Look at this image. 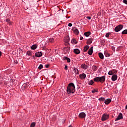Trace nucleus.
Instances as JSON below:
<instances>
[{
    "mask_svg": "<svg viewBox=\"0 0 127 127\" xmlns=\"http://www.w3.org/2000/svg\"><path fill=\"white\" fill-rule=\"evenodd\" d=\"M76 89L75 88V84L73 83H69L67 87L66 92L68 95H71V94H74Z\"/></svg>",
    "mask_w": 127,
    "mask_h": 127,
    "instance_id": "1",
    "label": "nucleus"
},
{
    "mask_svg": "<svg viewBox=\"0 0 127 127\" xmlns=\"http://www.w3.org/2000/svg\"><path fill=\"white\" fill-rule=\"evenodd\" d=\"M93 80L94 81V82H100V83H104V82H105V81H106V76L104 75L101 77L99 76L95 77L93 79Z\"/></svg>",
    "mask_w": 127,
    "mask_h": 127,
    "instance_id": "2",
    "label": "nucleus"
},
{
    "mask_svg": "<svg viewBox=\"0 0 127 127\" xmlns=\"http://www.w3.org/2000/svg\"><path fill=\"white\" fill-rule=\"evenodd\" d=\"M123 28H124V25L120 24L115 28L114 31L116 32H119V31H121Z\"/></svg>",
    "mask_w": 127,
    "mask_h": 127,
    "instance_id": "3",
    "label": "nucleus"
},
{
    "mask_svg": "<svg viewBox=\"0 0 127 127\" xmlns=\"http://www.w3.org/2000/svg\"><path fill=\"white\" fill-rule=\"evenodd\" d=\"M109 116L107 114H104L102 115V121L103 122H105V121H107L108 119H109Z\"/></svg>",
    "mask_w": 127,
    "mask_h": 127,
    "instance_id": "4",
    "label": "nucleus"
},
{
    "mask_svg": "<svg viewBox=\"0 0 127 127\" xmlns=\"http://www.w3.org/2000/svg\"><path fill=\"white\" fill-rule=\"evenodd\" d=\"M63 50L65 54H67V53H69V52H70V48L65 47L64 48Z\"/></svg>",
    "mask_w": 127,
    "mask_h": 127,
    "instance_id": "5",
    "label": "nucleus"
},
{
    "mask_svg": "<svg viewBox=\"0 0 127 127\" xmlns=\"http://www.w3.org/2000/svg\"><path fill=\"white\" fill-rule=\"evenodd\" d=\"M78 117L80 119H85L86 118V114L84 112H81L79 114Z\"/></svg>",
    "mask_w": 127,
    "mask_h": 127,
    "instance_id": "6",
    "label": "nucleus"
},
{
    "mask_svg": "<svg viewBox=\"0 0 127 127\" xmlns=\"http://www.w3.org/2000/svg\"><path fill=\"white\" fill-rule=\"evenodd\" d=\"M123 114L120 113L118 116V117L116 119L115 122L118 121H120V120H123Z\"/></svg>",
    "mask_w": 127,
    "mask_h": 127,
    "instance_id": "7",
    "label": "nucleus"
},
{
    "mask_svg": "<svg viewBox=\"0 0 127 127\" xmlns=\"http://www.w3.org/2000/svg\"><path fill=\"white\" fill-rule=\"evenodd\" d=\"M117 71L116 70H112L109 71L108 75H115L116 73H117Z\"/></svg>",
    "mask_w": 127,
    "mask_h": 127,
    "instance_id": "8",
    "label": "nucleus"
},
{
    "mask_svg": "<svg viewBox=\"0 0 127 127\" xmlns=\"http://www.w3.org/2000/svg\"><path fill=\"white\" fill-rule=\"evenodd\" d=\"M35 56L36 57H41V56H42V53L41 52H37L35 54Z\"/></svg>",
    "mask_w": 127,
    "mask_h": 127,
    "instance_id": "9",
    "label": "nucleus"
},
{
    "mask_svg": "<svg viewBox=\"0 0 127 127\" xmlns=\"http://www.w3.org/2000/svg\"><path fill=\"white\" fill-rule=\"evenodd\" d=\"M118 79V75H117L116 74H113L112 76L111 79L112 80V81H117Z\"/></svg>",
    "mask_w": 127,
    "mask_h": 127,
    "instance_id": "10",
    "label": "nucleus"
},
{
    "mask_svg": "<svg viewBox=\"0 0 127 127\" xmlns=\"http://www.w3.org/2000/svg\"><path fill=\"white\" fill-rule=\"evenodd\" d=\"M72 30H73L74 34L76 35H78L79 34V30L77 29H75V28H72Z\"/></svg>",
    "mask_w": 127,
    "mask_h": 127,
    "instance_id": "11",
    "label": "nucleus"
},
{
    "mask_svg": "<svg viewBox=\"0 0 127 127\" xmlns=\"http://www.w3.org/2000/svg\"><path fill=\"white\" fill-rule=\"evenodd\" d=\"M111 102H112V100L111 99H107L105 100L104 103L105 105H109V104H110V103H111Z\"/></svg>",
    "mask_w": 127,
    "mask_h": 127,
    "instance_id": "12",
    "label": "nucleus"
},
{
    "mask_svg": "<svg viewBox=\"0 0 127 127\" xmlns=\"http://www.w3.org/2000/svg\"><path fill=\"white\" fill-rule=\"evenodd\" d=\"M88 54L89 55H92L93 54V47H91L88 51Z\"/></svg>",
    "mask_w": 127,
    "mask_h": 127,
    "instance_id": "13",
    "label": "nucleus"
},
{
    "mask_svg": "<svg viewBox=\"0 0 127 127\" xmlns=\"http://www.w3.org/2000/svg\"><path fill=\"white\" fill-rule=\"evenodd\" d=\"M79 77L82 79H85L86 78V74H85V73L80 74L79 75Z\"/></svg>",
    "mask_w": 127,
    "mask_h": 127,
    "instance_id": "14",
    "label": "nucleus"
},
{
    "mask_svg": "<svg viewBox=\"0 0 127 127\" xmlns=\"http://www.w3.org/2000/svg\"><path fill=\"white\" fill-rule=\"evenodd\" d=\"M73 52L75 53V54H80V50L78 49H74Z\"/></svg>",
    "mask_w": 127,
    "mask_h": 127,
    "instance_id": "15",
    "label": "nucleus"
},
{
    "mask_svg": "<svg viewBox=\"0 0 127 127\" xmlns=\"http://www.w3.org/2000/svg\"><path fill=\"white\" fill-rule=\"evenodd\" d=\"M81 67L83 69H88V65H86L85 64H82L81 65Z\"/></svg>",
    "mask_w": 127,
    "mask_h": 127,
    "instance_id": "16",
    "label": "nucleus"
},
{
    "mask_svg": "<svg viewBox=\"0 0 127 127\" xmlns=\"http://www.w3.org/2000/svg\"><path fill=\"white\" fill-rule=\"evenodd\" d=\"M73 71L75 74H76V75H79V70H78V69H77L76 67H74Z\"/></svg>",
    "mask_w": 127,
    "mask_h": 127,
    "instance_id": "17",
    "label": "nucleus"
},
{
    "mask_svg": "<svg viewBox=\"0 0 127 127\" xmlns=\"http://www.w3.org/2000/svg\"><path fill=\"white\" fill-rule=\"evenodd\" d=\"M84 34L85 36H86V37H88L90 36V35H91V32L89 31V32H85Z\"/></svg>",
    "mask_w": 127,
    "mask_h": 127,
    "instance_id": "18",
    "label": "nucleus"
},
{
    "mask_svg": "<svg viewBox=\"0 0 127 127\" xmlns=\"http://www.w3.org/2000/svg\"><path fill=\"white\" fill-rule=\"evenodd\" d=\"M37 48V45H33L32 46H31V49L32 50H35Z\"/></svg>",
    "mask_w": 127,
    "mask_h": 127,
    "instance_id": "19",
    "label": "nucleus"
},
{
    "mask_svg": "<svg viewBox=\"0 0 127 127\" xmlns=\"http://www.w3.org/2000/svg\"><path fill=\"white\" fill-rule=\"evenodd\" d=\"M64 60H66L67 61V62H68V63H70V62H71V60H70V59H69L68 57H64Z\"/></svg>",
    "mask_w": 127,
    "mask_h": 127,
    "instance_id": "20",
    "label": "nucleus"
},
{
    "mask_svg": "<svg viewBox=\"0 0 127 127\" xmlns=\"http://www.w3.org/2000/svg\"><path fill=\"white\" fill-rule=\"evenodd\" d=\"M92 41H93V38H90L87 40V44H91L92 43Z\"/></svg>",
    "mask_w": 127,
    "mask_h": 127,
    "instance_id": "21",
    "label": "nucleus"
},
{
    "mask_svg": "<svg viewBox=\"0 0 127 127\" xmlns=\"http://www.w3.org/2000/svg\"><path fill=\"white\" fill-rule=\"evenodd\" d=\"M99 57L100 58V59H104V55L102 53H99Z\"/></svg>",
    "mask_w": 127,
    "mask_h": 127,
    "instance_id": "22",
    "label": "nucleus"
},
{
    "mask_svg": "<svg viewBox=\"0 0 127 127\" xmlns=\"http://www.w3.org/2000/svg\"><path fill=\"white\" fill-rule=\"evenodd\" d=\"M104 55L106 57H110L111 56V55H110L107 51L104 52Z\"/></svg>",
    "mask_w": 127,
    "mask_h": 127,
    "instance_id": "23",
    "label": "nucleus"
},
{
    "mask_svg": "<svg viewBox=\"0 0 127 127\" xmlns=\"http://www.w3.org/2000/svg\"><path fill=\"white\" fill-rule=\"evenodd\" d=\"M77 43L78 42H77V41L75 39H73L71 40V43H72V44H77Z\"/></svg>",
    "mask_w": 127,
    "mask_h": 127,
    "instance_id": "24",
    "label": "nucleus"
},
{
    "mask_svg": "<svg viewBox=\"0 0 127 127\" xmlns=\"http://www.w3.org/2000/svg\"><path fill=\"white\" fill-rule=\"evenodd\" d=\"M92 68L93 71H97L98 70V66L96 65H93Z\"/></svg>",
    "mask_w": 127,
    "mask_h": 127,
    "instance_id": "25",
    "label": "nucleus"
},
{
    "mask_svg": "<svg viewBox=\"0 0 127 127\" xmlns=\"http://www.w3.org/2000/svg\"><path fill=\"white\" fill-rule=\"evenodd\" d=\"M88 49H89V46L87 45V46H85L84 48V52H87Z\"/></svg>",
    "mask_w": 127,
    "mask_h": 127,
    "instance_id": "26",
    "label": "nucleus"
},
{
    "mask_svg": "<svg viewBox=\"0 0 127 127\" xmlns=\"http://www.w3.org/2000/svg\"><path fill=\"white\" fill-rule=\"evenodd\" d=\"M27 55L28 56H31L32 55V53L30 51H28L27 52Z\"/></svg>",
    "mask_w": 127,
    "mask_h": 127,
    "instance_id": "27",
    "label": "nucleus"
},
{
    "mask_svg": "<svg viewBox=\"0 0 127 127\" xmlns=\"http://www.w3.org/2000/svg\"><path fill=\"white\" fill-rule=\"evenodd\" d=\"M49 42H51V43H52L54 42V39L53 38H50L49 40Z\"/></svg>",
    "mask_w": 127,
    "mask_h": 127,
    "instance_id": "28",
    "label": "nucleus"
},
{
    "mask_svg": "<svg viewBox=\"0 0 127 127\" xmlns=\"http://www.w3.org/2000/svg\"><path fill=\"white\" fill-rule=\"evenodd\" d=\"M98 100L99 101H101V102H104V101H105V100L106 99L104 97H101V98H99Z\"/></svg>",
    "mask_w": 127,
    "mask_h": 127,
    "instance_id": "29",
    "label": "nucleus"
},
{
    "mask_svg": "<svg viewBox=\"0 0 127 127\" xmlns=\"http://www.w3.org/2000/svg\"><path fill=\"white\" fill-rule=\"evenodd\" d=\"M93 83H94V81L91 80L89 81L88 85H89L90 86H92V85H93Z\"/></svg>",
    "mask_w": 127,
    "mask_h": 127,
    "instance_id": "30",
    "label": "nucleus"
},
{
    "mask_svg": "<svg viewBox=\"0 0 127 127\" xmlns=\"http://www.w3.org/2000/svg\"><path fill=\"white\" fill-rule=\"evenodd\" d=\"M122 34H127V29H125L122 31Z\"/></svg>",
    "mask_w": 127,
    "mask_h": 127,
    "instance_id": "31",
    "label": "nucleus"
},
{
    "mask_svg": "<svg viewBox=\"0 0 127 127\" xmlns=\"http://www.w3.org/2000/svg\"><path fill=\"white\" fill-rule=\"evenodd\" d=\"M42 68H43V65L40 64L39 66L38 67V69H39V70H41Z\"/></svg>",
    "mask_w": 127,
    "mask_h": 127,
    "instance_id": "32",
    "label": "nucleus"
},
{
    "mask_svg": "<svg viewBox=\"0 0 127 127\" xmlns=\"http://www.w3.org/2000/svg\"><path fill=\"white\" fill-rule=\"evenodd\" d=\"M35 127V123L33 122L31 124L30 127Z\"/></svg>",
    "mask_w": 127,
    "mask_h": 127,
    "instance_id": "33",
    "label": "nucleus"
},
{
    "mask_svg": "<svg viewBox=\"0 0 127 127\" xmlns=\"http://www.w3.org/2000/svg\"><path fill=\"white\" fill-rule=\"evenodd\" d=\"M96 92H99V91L97 89V90L94 89L92 91V93H96Z\"/></svg>",
    "mask_w": 127,
    "mask_h": 127,
    "instance_id": "34",
    "label": "nucleus"
},
{
    "mask_svg": "<svg viewBox=\"0 0 127 127\" xmlns=\"http://www.w3.org/2000/svg\"><path fill=\"white\" fill-rule=\"evenodd\" d=\"M105 36L106 37H109L110 36V33H106Z\"/></svg>",
    "mask_w": 127,
    "mask_h": 127,
    "instance_id": "35",
    "label": "nucleus"
},
{
    "mask_svg": "<svg viewBox=\"0 0 127 127\" xmlns=\"http://www.w3.org/2000/svg\"><path fill=\"white\" fill-rule=\"evenodd\" d=\"M124 3H125V4H127V0H123Z\"/></svg>",
    "mask_w": 127,
    "mask_h": 127,
    "instance_id": "36",
    "label": "nucleus"
},
{
    "mask_svg": "<svg viewBox=\"0 0 127 127\" xmlns=\"http://www.w3.org/2000/svg\"><path fill=\"white\" fill-rule=\"evenodd\" d=\"M101 45H105V43L104 42V41H101Z\"/></svg>",
    "mask_w": 127,
    "mask_h": 127,
    "instance_id": "37",
    "label": "nucleus"
},
{
    "mask_svg": "<svg viewBox=\"0 0 127 127\" xmlns=\"http://www.w3.org/2000/svg\"><path fill=\"white\" fill-rule=\"evenodd\" d=\"M67 69H68V66L65 65L64 69H65V70H67Z\"/></svg>",
    "mask_w": 127,
    "mask_h": 127,
    "instance_id": "38",
    "label": "nucleus"
},
{
    "mask_svg": "<svg viewBox=\"0 0 127 127\" xmlns=\"http://www.w3.org/2000/svg\"><path fill=\"white\" fill-rule=\"evenodd\" d=\"M68 26H69V27H71V26H72V23H68Z\"/></svg>",
    "mask_w": 127,
    "mask_h": 127,
    "instance_id": "39",
    "label": "nucleus"
},
{
    "mask_svg": "<svg viewBox=\"0 0 127 127\" xmlns=\"http://www.w3.org/2000/svg\"><path fill=\"white\" fill-rule=\"evenodd\" d=\"M9 21H10V20H9V19H6V22H9Z\"/></svg>",
    "mask_w": 127,
    "mask_h": 127,
    "instance_id": "40",
    "label": "nucleus"
},
{
    "mask_svg": "<svg viewBox=\"0 0 127 127\" xmlns=\"http://www.w3.org/2000/svg\"><path fill=\"white\" fill-rule=\"evenodd\" d=\"M45 67L46 68H48V67H49V64H46Z\"/></svg>",
    "mask_w": 127,
    "mask_h": 127,
    "instance_id": "41",
    "label": "nucleus"
},
{
    "mask_svg": "<svg viewBox=\"0 0 127 127\" xmlns=\"http://www.w3.org/2000/svg\"><path fill=\"white\" fill-rule=\"evenodd\" d=\"M86 18H87V19H91V17L87 16V17H86Z\"/></svg>",
    "mask_w": 127,
    "mask_h": 127,
    "instance_id": "42",
    "label": "nucleus"
},
{
    "mask_svg": "<svg viewBox=\"0 0 127 127\" xmlns=\"http://www.w3.org/2000/svg\"><path fill=\"white\" fill-rule=\"evenodd\" d=\"M80 40H83V37H80Z\"/></svg>",
    "mask_w": 127,
    "mask_h": 127,
    "instance_id": "43",
    "label": "nucleus"
},
{
    "mask_svg": "<svg viewBox=\"0 0 127 127\" xmlns=\"http://www.w3.org/2000/svg\"><path fill=\"white\" fill-rule=\"evenodd\" d=\"M23 87H26V84H24L23 85Z\"/></svg>",
    "mask_w": 127,
    "mask_h": 127,
    "instance_id": "44",
    "label": "nucleus"
},
{
    "mask_svg": "<svg viewBox=\"0 0 127 127\" xmlns=\"http://www.w3.org/2000/svg\"><path fill=\"white\" fill-rule=\"evenodd\" d=\"M112 50L115 51V47H112Z\"/></svg>",
    "mask_w": 127,
    "mask_h": 127,
    "instance_id": "45",
    "label": "nucleus"
},
{
    "mask_svg": "<svg viewBox=\"0 0 127 127\" xmlns=\"http://www.w3.org/2000/svg\"><path fill=\"white\" fill-rule=\"evenodd\" d=\"M1 56V52L0 51V57Z\"/></svg>",
    "mask_w": 127,
    "mask_h": 127,
    "instance_id": "46",
    "label": "nucleus"
},
{
    "mask_svg": "<svg viewBox=\"0 0 127 127\" xmlns=\"http://www.w3.org/2000/svg\"><path fill=\"white\" fill-rule=\"evenodd\" d=\"M15 63H16V64H17V63H18L17 61H15Z\"/></svg>",
    "mask_w": 127,
    "mask_h": 127,
    "instance_id": "47",
    "label": "nucleus"
},
{
    "mask_svg": "<svg viewBox=\"0 0 127 127\" xmlns=\"http://www.w3.org/2000/svg\"><path fill=\"white\" fill-rule=\"evenodd\" d=\"M125 109L127 110V105L126 106Z\"/></svg>",
    "mask_w": 127,
    "mask_h": 127,
    "instance_id": "48",
    "label": "nucleus"
},
{
    "mask_svg": "<svg viewBox=\"0 0 127 127\" xmlns=\"http://www.w3.org/2000/svg\"><path fill=\"white\" fill-rule=\"evenodd\" d=\"M68 127H72V126H69Z\"/></svg>",
    "mask_w": 127,
    "mask_h": 127,
    "instance_id": "49",
    "label": "nucleus"
},
{
    "mask_svg": "<svg viewBox=\"0 0 127 127\" xmlns=\"http://www.w3.org/2000/svg\"><path fill=\"white\" fill-rule=\"evenodd\" d=\"M68 41H69V40H67V42H68Z\"/></svg>",
    "mask_w": 127,
    "mask_h": 127,
    "instance_id": "50",
    "label": "nucleus"
},
{
    "mask_svg": "<svg viewBox=\"0 0 127 127\" xmlns=\"http://www.w3.org/2000/svg\"><path fill=\"white\" fill-rule=\"evenodd\" d=\"M86 64H88V63H87Z\"/></svg>",
    "mask_w": 127,
    "mask_h": 127,
    "instance_id": "51",
    "label": "nucleus"
}]
</instances>
